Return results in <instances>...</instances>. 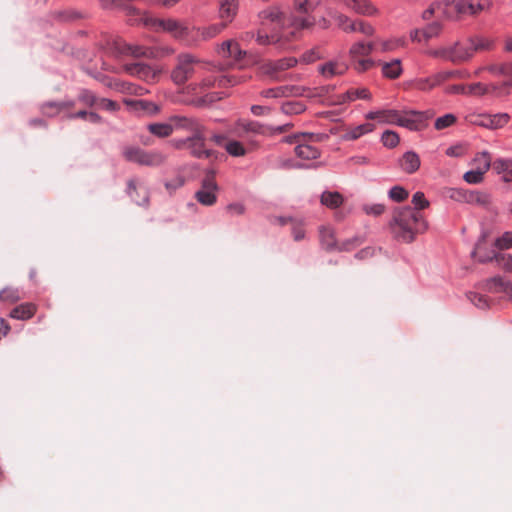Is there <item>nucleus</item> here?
Instances as JSON below:
<instances>
[{"label":"nucleus","instance_id":"nucleus-1","mask_svg":"<svg viewBox=\"0 0 512 512\" xmlns=\"http://www.w3.org/2000/svg\"><path fill=\"white\" fill-rule=\"evenodd\" d=\"M261 20V28L259 29L256 41L259 45H269L279 41V37L273 32L289 24L297 29L309 28L314 24L311 17L293 16L286 18L278 8L273 7L263 10L259 14Z\"/></svg>","mask_w":512,"mask_h":512},{"label":"nucleus","instance_id":"nucleus-2","mask_svg":"<svg viewBox=\"0 0 512 512\" xmlns=\"http://www.w3.org/2000/svg\"><path fill=\"white\" fill-rule=\"evenodd\" d=\"M427 229V223L420 211L404 207L394 212L392 230L398 239L412 242L415 235Z\"/></svg>","mask_w":512,"mask_h":512},{"label":"nucleus","instance_id":"nucleus-3","mask_svg":"<svg viewBox=\"0 0 512 512\" xmlns=\"http://www.w3.org/2000/svg\"><path fill=\"white\" fill-rule=\"evenodd\" d=\"M139 21L155 31L163 30L170 33L174 38L192 45L196 41L194 36L195 28H190L184 23L175 19H158L148 14L140 15Z\"/></svg>","mask_w":512,"mask_h":512},{"label":"nucleus","instance_id":"nucleus-4","mask_svg":"<svg viewBox=\"0 0 512 512\" xmlns=\"http://www.w3.org/2000/svg\"><path fill=\"white\" fill-rule=\"evenodd\" d=\"M139 21L155 31L163 30L170 33L174 38L192 45L196 41L194 36L195 28H190L184 23L175 19H158L148 14L140 15Z\"/></svg>","mask_w":512,"mask_h":512},{"label":"nucleus","instance_id":"nucleus-5","mask_svg":"<svg viewBox=\"0 0 512 512\" xmlns=\"http://www.w3.org/2000/svg\"><path fill=\"white\" fill-rule=\"evenodd\" d=\"M139 21L155 31L163 30L170 33L174 38L192 45L196 41L194 36L195 28H190L184 23L175 19H158L148 14L140 15Z\"/></svg>","mask_w":512,"mask_h":512},{"label":"nucleus","instance_id":"nucleus-6","mask_svg":"<svg viewBox=\"0 0 512 512\" xmlns=\"http://www.w3.org/2000/svg\"><path fill=\"white\" fill-rule=\"evenodd\" d=\"M203 62L190 53H181L176 58V65L171 72V79L176 85H183L191 79Z\"/></svg>","mask_w":512,"mask_h":512},{"label":"nucleus","instance_id":"nucleus-7","mask_svg":"<svg viewBox=\"0 0 512 512\" xmlns=\"http://www.w3.org/2000/svg\"><path fill=\"white\" fill-rule=\"evenodd\" d=\"M174 52L171 48L162 49L161 52L154 48H147L139 45H130L121 39L113 41L111 46V53L115 57L133 56V57H147L157 58L164 54H172Z\"/></svg>","mask_w":512,"mask_h":512},{"label":"nucleus","instance_id":"nucleus-8","mask_svg":"<svg viewBox=\"0 0 512 512\" xmlns=\"http://www.w3.org/2000/svg\"><path fill=\"white\" fill-rule=\"evenodd\" d=\"M429 54L436 58L450 61L454 64L469 61L473 57L470 39L455 42L453 45L431 50Z\"/></svg>","mask_w":512,"mask_h":512},{"label":"nucleus","instance_id":"nucleus-9","mask_svg":"<svg viewBox=\"0 0 512 512\" xmlns=\"http://www.w3.org/2000/svg\"><path fill=\"white\" fill-rule=\"evenodd\" d=\"M325 138L327 135L324 134H298L288 137L287 142L297 144L295 153L299 158L313 160L320 156V152L311 143L320 142Z\"/></svg>","mask_w":512,"mask_h":512},{"label":"nucleus","instance_id":"nucleus-10","mask_svg":"<svg viewBox=\"0 0 512 512\" xmlns=\"http://www.w3.org/2000/svg\"><path fill=\"white\" fill-rule=\"evenodd\" d=\"M123 156L129 162L149 167H158L166 160L165 155L159 151H146L135 146L124 148Z\"/></svg>","mask_w":512,"mask_h":512},{"label":"nucleus","instance_id":"nucleus-11","mask_svg":"<svg viewBox=\"0 0 512 512\" xmlns=\"http://www.w3.org/2000/svg\"><path fill=\"white\" fill-rule=\"evenodd\" d=\"M320 233V243L321 246L326 251H350L355 247L362 244L363 240L360 237H353L351 239L345 240L341 243L336 241L334 230L330 227H321L319 230Z\"/></svg>","mask_w":512,"mask_h":512},{"label":"nucleus","instance_id":"nucleus-12","mask_svg":"<svg viewBox=\"0 0 512 512\" xmlns=\"http://www.w3.org/2000/svg\"><path fill=\"white\" fill-rule=\"evenodd\" d=\"M177 147L188 150L196 158L208 159L214 156V151L206 147V132L190 135L186 139L180 140Z\"/></svg>","mask_w":512,"mask_h":512},{"label":"nucleus","instance_id":"nucleus-13","mask_svg":"<svg viewBox=\"0 0 512 512\" xmlns=\"http://www.w3.org/2000/svg\"><path fill=\"white\" fill-rule=\"evenodd\" d=\"M375 46L373 43L365 44L358 42L352 45L349 50V56L353 64L354 69L357 72H364L373 67L374 62L366 58L374 50Z\"/></svg>","mask_w":512,"mask_h":512},{"label":"nucleus","instance_id":"nucleus-14","mask_svg":"<svg viewBox=\"0 0 512 512\" xmlns=\"http://www.w3.org/2000/svg\"><path fill=\"white\" fill-rule=\"evenodd\" d=\"M217 183L215 181V173L214 171L207 172L205 178L202 181V186L199 191L196 192V199L198 202H200L202 205L205 206H212L216 203L217 197H216V190H217Z\"/></svg>","mask_w":512,"mask_h":512},{"label":"nucleus","instance_id":"nucleus-15","mask_svg":"<svg viewBox=\"0 0 512 512\" xmlns=\"http://www.w3.org/2000/svg\"><path fill=\"white\" fill-rule=\"evenodd\" d=\"M449 196L456 201L480 206H486L490 203V195L483 191L452 189Z\"/></svg>","mask_w":512,"mask_h":512},{"label":"nucleus","instance_id":"nucleus-16","mask_svg":"<svg viewBox=\"0 0 512 512\" xmlns=\"http://www.w3.org/2000/svg\"><path fill=\"white\" fill-rule=\"evenodd\" d=\"M484 241V237H482L478 243L476 244V247L473 251V255H478V260L480 262H488V261H495L499 268L505 270L506 272L512 273V255L511 254H505V253H495L493 252L492 255L488 256H482L480 255V250L482 247V243Z\"/></svg>","mask_w":512,"mask_h":512},{"label":"nucleus","instance_id":"nucleus-17","mask_svg":"<svg viewBox=\"0 0 512 512\" xmlns=\"http://www.w3.org/2000/svg\"><path fill=\"white\" fill-rule=\"evenodd\" d=\"M171 122L174 124V130H184L191 135L207 131L204 124L195 117L175 115L171 117Z\"/></svg>","mask_w":512,"mask_h":512},{"label":"nucleus","instance_id":"nucleus-18","mask_svg":"<svg viewBox=\"0 0 512 512\" xmlns=\"http://www.w3.org/2000/svg\"><path fill=\"white\" fill-rule=\"evenodd\" d=\"M122 69L127 74L147 82L154 81L159 74L157 70L142 62L124 64Z\"/></svg>","mask_w":512,"mask_h":512},{"label":"nucleus","instance_id":"nucleus-19","mask_svg":"<svg viewBox=\"0 0 512 512\" xmlns=\"http://www.w3.org/2000/svg\"><path fill=\"white\" fill-rule=\"evenodd\" d=\"M510 116L507 113L500 114H479L471 116L470 122L490 129H498L508 123Z\"/></svg>","mask_w":512,"mask_h":512},{"label":"nucleus","instance_id":"nucleus-20","mask_svg":"<svg viewBox=\"0 0 512 512\" xmlns=\"http://www.w3.org/2000/svg\"><path fill=\"white\" fill-rule=\"evenodd\" d=\"M297 62L298 61L296 58L288 57L277 61H270L264 63L261 66V70L263 74L270 76L274 80H279L280 78L278 74L282 71L294 67L297 64Z\"/></svg>","mask_w":512,"mask_h":512},{"label":"nucleus","instance_id":"nucleus-21","mask_svg":"<svg viewBox=\"0 0 512 512\" xmlns=\"http://www.w3.org/2000/svg\"><path fill=\"white\" fill-rule=\"evenodd\" d=\"M425 116L417 111L400 112L398 126L405 127L412 131L421 130L425 126Z\"/></svg>","mask_w":512,"mask_h":512},{"label":"nucleus","instance_id":"nucleus-22","mask_svg":"<svg viewBox=\"0 0 512 512\" xmlns=\"http://www.w3.org/2000/svg\"><path fill=\"white\" fill-rule=\"evenodd\" d=\"M490 0H470L468 2H459L453 7L458 13L477 15L490 8Z\"/></svg>","mask_w":512,"mask_h":512},{"label":"nucleus","instance_id":"nucleus-23","mask_svg":"<svg viewBox=\"0 0 512 512\" xmlns=\"http://www.w3.org/2000/svg\"><path fill=\"white\" fill-rule=\"evenodd\" d=\"M127 193L130 198L139 206H147L149 203L148 191L145 187L138 185L136 180H129Z\"/></svg>","mask_w":512,"mask_h":512},{"label":"nucleus","instance_id":"nucleus-24","mask_svg":"<svg viewBox=\"0 0 512 512\" xmlns=\"http://www.w3.org/2000/svg\"><path fill=\"white\" fill-rule=\"evenodd\" d=\"M319 73L325 78H332L346 73L348 65L340 60H333L319 66Z\"/></svg>","mask_w":512,"mask_h":512},{"label":"nucleus","instance_id":"nucleus-25","mask_svg":"<svg viewBox=\"0 0 512 512\" xmlns=\"http://www.w3.org/2000/svg\"><path fill=\"white\" fill-rule=\"evenodd\" d=\"M123 102L130 111L140 112L148 115L156 114L159 111V107L150 101L124 99Z\"/></svg>","mask_w":512,"mask_h":512},{"label":"nucleus","instance_id":"nucleus-26","mask_svg":"<svg viewBox=\"0 0 512 512\" xmlns=\"http://www.w3.org/2000/svg\"><path fill=\"white\" fill-rule=\"evenodd\" d=\"M399 116H400V111L388 109V110H379V111H375V112H369L366 115V119H369V120L379 119L380 122H382V123L398 125Z\"/></svg>","mask_w":512,"mask_h":512},{"label":"nucleus","instance_id":"nucleus-27","mask_svg":"<svg viewBox=\"0 0 512 512\" xmlns=\"http://www.w3.org/2000/svg\"><path fill=\"white\" fill-rule=\"evenodd\" d=\"M37 311V305L32 302L20 304L10 311L9 316L17 320H28L32 318Z\"/></svg>","mask_w":512,"mask_h":512},{"label":"nucleus","instance_id":"nucleus-28","mask_svg":"<svg viewBox=\"0 0 512 512\" xmlns=\"http://www.w3.org/2000/svg\"><path fill=\"white\" fill-rule=\"evenodd\" d=\"M444 83L441 73L437 72L436 74L426 77L419 78L413 82V87L421 90V91H430L435 87H438Z\"/></svg>","mask_w":512,"mask_h":512},{"label":"nucleus","instance_id":"nucleus-29","mask_svg":"<svg viewBox=\"0 0 512 512\" xmlns=\"http://www.w3.org/2000/svg\"><path fill=\"white\" fill-rule=\"evenodd\" d=\"M441 31V25L437 22L429 24L424 29H415L411 32V38L415 41H421L422 39L428 41L433 37L439 35Z\"/></svg>","mask_w":512,"mask_h":512},{"label":"nucleus","instance_id":"nucleus-30","mask_svg":"<svg viewBox=\"0 0 512 512\" xmlns=\"http://www.w3.org/2000/svg\"><path fill=\"white\" fill-rule=\"evenodd\" d=\"M74 106L72 101L67 102H46L42 104L41 111L45 116L55 117L62 111L70 109Z\"/></svg>","mask_w":512,"mask_h":512},{"label":"nucleus","instance_id":"nucleus-31","mask_svg":"<svg viewBox=\"0 0 512 512\" xmlns=\"http://www.w3.org/2000/svg\"><path fill=\"white\" fill-rule=\"evenodd\" d=\"M400 166L403 171L412 174L419 169L420 158L415 152L408 151L400 159Z\"/></svg>","mask_w":512,"mask_h":512},{"label":"nucleus","instance_id":"nucleus-32","mask_svg":"<svg viewBox=\"0 0 512 512\" xmlns=\"http://www.w3.org/2000/svg\"><path fill=\"white\" fill-rule=\"evenodd\" d=\"M220 4V18L229 23L232 21L237 13L238 2L237 0H219Z\"/></svg>","mask_w":512,"mask_h":512},{"label":"nucleus","instance_id":"nucleus-33","mask_svg":"<svg viewBox=\"0 0 512 512\" xmlns=\"http://www.w3.org/2000/svg\"><path fill=\"white\" fill-rule=\"evenodd\" d=\"M344 5L359 14L372 15L376 11L367 0H342Z\"/></svg>","mask_w":512,"mask_h":512},{"label":"nucleus","instance_id":"nucleus-34","mask_svg":"<svg viewBox=\"0 0 512 512\" xmlns=\"http://www.w3.org/2000/svg\"><path fill=\"white\" fill-rule=\"evenodd\" d=\"M375 129V125L372 123H364L346 130L343 134V139L346 141L357 140L361 136L372 132Z\"/></svg>","mask_w":512,"mask_h":512},{"label":"nucleus","instance_id":"nucleus-35","mask_svg":"<svg viewBox=\"0 0 512 512\" xmlns=\"http://www.w3.org/2000/svg\"><path fill=\"white\" fill-rule=\"evenodd\" d=\"M320 202L330 209H337L344 203V197L337 191H324L321 194Z\"/></svg>","mask_w":512,"mask_h":512},{"label":"nucleus","instance_id":"nucleus-36","mask_svg":"<svg viewBox=\"0 0 512 512\" xmlns=\"http://www.w3.org/2000/svg\"><path fill=\"white\" fill-rule=\"evenodd\" d=\"M227 22L212 24L202 29H195L194 32L200 37L201 40H209L220 34L227 26Z\"/></svg>","mask_w":512,"mask_h":512},{"label":"nucleus","instance_id":"nucleus-37","mask_svg":"<svg viewBox=\"0 0 512 512\" xmlns=\"http://www.w3.org/2000/svg\"><path fill=\"white\" fill-rule=\"evenodd\" d=\"M148 131L160 138L168 137L174 130V124L171 122V118L168 123H152L147 126Z\"/></svg>","mask_w":512,"mask_h":512},{"label":"nucleus","instance_id":"nucleus-38","mask_svg":"<svg viewBox=\"0 0 512 512\" xmlns=\"http://www.w3.org/2000/svg\"><path fill=\"white\" fill-rule=\"evenodd\" d=\"M297 90L298 89L295 87L279 86V87L263 90L261 92V95L265 98H280V97H286V96H289L292 94H297Z\"/></svg>","mask_w":512,"mask_h":512},{"label":"nucleus","instance_id":"nucleus-39","mask_svg":"<svg viewBox=\"0 0 512 512\" xmlns=\"http://www.w3.org/2000/svg\"><path fill=\"white\" fill-rule=\"evenodd\" d=\"M382 73L385 77L395 79L398 78L402 73L401 62L395 59L391 62H385L382 64Z\"/></svg>","mask_w":512,"mask_h":512},{"label":"nucleus","instance_id":"nucleus-40","mask_svg":"<svg viewBox=\"0 0 512 512\" xmlns=\"http://www.w3.org/2000/svg\"><path fill=\"white\" fill-rule=\"evenodd\" d=\"M474 168L486 173L491 167V157L487 152L478 153L473 159Z\"/></svg>","mask_w":512,"mask_h":512},{"label":"nucleus","instance_id":"nucleus-41","mask_svg":"<svg viewBox=\"0 0 512 512\" xmlns=\"http://www.w3.org/2000/svg\"><path fill=\"white\" fill-rule=\"evenodd\" d=\"M22 299L20 290L15 287H5L0 291V301L15 303Z\"/></svg>","mask_w":512,"mask_h":512},{"label":"nucleus","instance_id":"nucleus-42","mask_svg":"<svg viewBox=\"0 0 512 512\" xmlns=\"http://www.w3.org/2000/svg\"><path fill=\"white\" fill-rule=\"evenodd\" d=\"M473 54L477 51L491 50L494 46L492 40L483 37L469 38Z\"/></svg>","mask_w":512,"mask_h":512},{"label":"nucleus","instance_id":"nucleus-43","mask_svg":"<svg viewBox=\"0 0 512 512\" xmlns=\"http://www.w3.org/2000/svg\"><path fill=\"white\" fill-rule=\"evenodd\" d=\"M306 106L301 101H287L282 104L281 110L284 114L287 115H296L304 112Z\"/></svg>","mask_w":512,"mask_h":512},{"label":"nucleus","instance_id":"nucleus-44","mask_svg":"<svg viewBox=\"0 0 512 512\" xmlns=\"http://www.w3.org/2000/svg\"><path fill=\"white\" fill-rule=\"evenodd\" d=\"M239 130L245 133L263 134V126L256 121H239L237 123Z\"/></svg>","mask_w":512,"mask_h":512},{"label":"nucleus","instance_id":"nucleus-45","mask_svg":"<svg viewBox=\"0 0 512 512\" xmlns=\"http://www.w3.org/2000/svg\"><path fill=\"white\" fill-rule=\"evenodd\" d=\"M336 24L339 28H341L345 32H356L357 24L356 22H352L347 16L343 14H336L334 16Z\"/></svg>","mask_w":512,"mask_h":512},{"label":"nucleus","instance_id":"nucleus-46","mask_svg":"<svg viewBox=\"0 0 512 512\" xmlns=\"http://www.w3.org/2000/svg\"><path fill=\"white\" fill-rule=\"evenodd\" d=\"M325 55V49L321 46H317L304 53L302 56V61L305 63H312L316 60L323 59Z\"/></svg>","mask_w":512,"mask_h":512},{"label":"nucleus","instance_id":"nucleus-47","mask_svg":"<svg viewBox=\"0 0 512 512\" xmlns=\"http://www.w3.org/2000/svg\"><path fill=\"white\" fill-rule=\"evenodd\" d=\"M466 88V95L483 96L490 92V87L480 82L466 85Z\"/></svg>","mask_w":512,"mask_h":512},{"label":"nucleus","instance_id":"nucleus-48","mask_svg":"<svg viewBox=\"0 0 512 512\" xmlns=\"http://www.w3.org/2000/svg\"><path fill=\"white\" fill-rule=\"evenodd\" d=\"M399 135L392 130H386L381 136V142L387 148H394L399 144Z\"/></svg>","mask_w":512,"mask_h":512},{"label":"nucleus","instance_id":"nucleus-49","mask_svg":"<svg viewBox=\"0 0 512 512\" xmlns=\"http://www.w3.org/2000/svg\"><path fill=\"white\" fill-rule=\"evenodd\" d=\"M495 248L499 250H507L512 248V232H504L501 236L496 238L494 242Z\"/></svg>","mask_w":512,"mask_h":512},{"label":"nucleus","instance_id":"nucleus-50","mask_svg":"<svg viewBox=\"0 0 512 512\" xmlns=\"http://www.w3.org/2000/svg\"><path fill=\"white\" fill-rule=\"evenodd\" d=\"M226 151L234 157L244 156L246 154V149L242 145V143L238 141H229L225 144Z\"/></svg>","mask_w":512,"mask_h":512},{"label":"nucleus","instance_id":"nucleus-51","mask_svg":"<svg viewBox=\"0 0 512 512\" xmlns=\"http://www.w3.org/2000/svg\"><path fill=\"white\" fill-rule=\"evenodd\" d=\"M455 122H456V116L449 113V114H445L441 117H438L435 120L434 126L437 130H443L445 128L452 126Z\"/></svg>","mask_w":512,"mask_h":512},{"label":"nucleus","instance_id":"nucleus-52","mask_svg":"<svg viewBox=\"0 0 512 512\" xmlns=\"http://www.w3.org/2000/svg\"><path fill=\"white\" fill-rule=\"evenodd\" d=\"M347 100L353 101L355 99H370L371 94L366 88H357L348 90L345 94Z\"/></svg>","mask_w":512,"mask_h":512},{"label":"nucleus","instance_id":"nucleus-53","mask_svg":"<svg viewBox=\"0 0 512 512\" xmlns=\"http://www.w3.org/2000/svg\"><path fill=\"white\" fill-rule=\"evenodd\" d=\"M117 89L122 92L134 94V95H138V96H142L147 92V90L145 88L135 85L133 83H122V84H120V86L117 85Z\"/></svg>","mask_w":512,"mask_h":512},{"label":"nucleus","instance_id":"nucleus-54","mask_svg":"<svg viewBox=\"0 0 512 512\" xmlns=\"http://www.w3.org/2000/svg\"><path fill=\"white\" fill-rule=\"evenodd\" d=\"M294 2L296 11L299 13H308L319 4V1L314 0H294Z\"/></svg>","mask_w":512,"mask_h":512},{"label":"nucleus","instance_id":"nucleus-55","mask_svg":"<svg viewBox=\"0 0 512 512\" xmlns=\"http://www.w3.org/2000/svg\"><path fill=\"white\" fill-rule=\"evenodd\" d=\"M442 79L444 83L450 79H467L470 77V74L467 71L464 70H447V71H440Z\"/></svg>","mask_w":512,"mask_h":512},{"label":"nucleus","instance_id":"nucleus-56","mask_svg":"<svg viewBox=\"0 0 512 512\" xmlns=\"http://www.w3.org/2000/svg\"><path fill=\"white\" fill-rule=\"evenodd\" d=\"M490 284L493 285L497 291L512 292V282L505 280L503 277H494L490 280Z\"/></svg>","mask_w":512,"mask_h":512},{"label":"nucleus","instance_id":"nucleus-57","mask_svg":"<svg viewBox=\"0 0 512 512\" xmlns=\"http://www.w3.org/2000/svg\"><path fill=\"white\" fill-rule=\"evenodd\" d=\"M408 191L401 186H394L389 190V197L396 202H402L408 198Z\"/></svg>","mask_w":512,"mask_h":512},{"label":"nucleus","instance_id":"nucleus-58","mask_svg":"<svg viewBox=\"0 0 512 512\" xmlns=\"http://www.w3.org/2000/svg\"><path fill=\"white\" fill-rule=\"evenodd\" d=\"M484 175H485L484 173H482L479 170H477L476 168H474L470 171H467L464 174L463 179L469 184H478L483 181Z\"/></svg>","mask_w":512,"mask_h":512},{"label":"nucleus","instance_id":"nucleus-59","mask_svg":"<svg viewBox=\"0 0 512 512\" xmlns=\"http://www.w3.org/2000/svg\"><path fill=\"white\" fill-rule=\"evenodd\" d=\"M232 48L238 49V43L234 40H227L221 44L218 53L223 57H229L233 55Z\"/></svg>","mask_w":512,"mask_h":512},{"label":"nucleus","instance_id":"nucleus-60","mask_svg":"<svg viewBox=\"0 0 512 512\" xmlns=\"http://www.w3.org/2000/svg\"><path fill=\"white\" fill-rule=\"evenodd\" d=\"M512 167V159H497L493 163V169L498 174H504Z\"/></svg>","mask_w":512,"mask_h":512},{"label":"nucleus","instance_id":"nucleus-61","mask_svg":"<svg viewBox=\"0 0 512 512\" xmlns=\"http://www.w3.org/2000/svg\"><path fill=\"white\" fill-rule=\"evenodd\" d=\"M96 106L100 109L111 112L119 109V105L117 102L106 98H98Z\"/></svg>","mask_w":512,"mask_h":512},{"label":"nucleus","instance_id":"nucleus-62","mask_svg":"<svg viewBox=\"0 0 512 512\" xmlns=\"http://www.w3.org/2000/svg\"><path fill=\"white\" fill-rule=\"evenodd\" d=\"M412 203L415 206L414 210L420 211L429 206V202L425 199L422 192H416L412 197Z\"/></svg>","mask_w":512,"mask_h":512},{"label":"nucleus","instance_id":"nucleus-63","mask_svg":"<svg viewBox=\"0 0 512 512\" xmlns=\"http://www.w3.org/2000/svg\"><path fill=\"white\" fill-rule=\"evenodd\" d=\"M79 100L88 106H94L97 104L98 98L89 90H83L79 94Z\"/></svg>","mask_w":512,"mask_h":512},{"label":"nucleus","instance_id":"nucleus-64","mask_svg":"<svg viewBox=\"0 0 512 512\" xmlns=\"http://www.w3.org/2000/svg\"><path fill=\"white\" fill-rule=\"evenodd\" d=\"M470 301L478 308L484 309L488 307V299L486 296L478 293H471L469 295Z\"/></svg>","mask_w":512,"mask_h":512}]
</instances>
